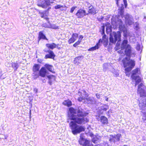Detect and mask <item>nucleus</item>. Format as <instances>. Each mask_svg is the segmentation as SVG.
Returning <instances> with one entry per match:
<instances>
[{"label": "nucleus", "mask_w": 146, "mask_h": 146, "mask_svg": "<svg viewBox=\"0 0 146 146\" xmlns=\"http://www.w3.org/2000/svg\"><path fill=\"white\" fill-rule=\"evenodd\" d=\"M84 134H81L80 135V138L79 141L80 144L82 146H93L92 143H90V141L87 139H84L83 137Z\"/></svg>", "instance_id": "nucleus-8"}, {"label": "nucleus", "mask_w": 146, "mask_h": 146, "mask_svg": "<svg viewBox=\"0 0 146 146\" xmlns=\"http://www.w3.org/2000/svg\"><path fill=\"white\" fill-rule=\"evenodd\" d=\"M146 88L141 83L138 86L137 93L139 94L141 98V101L139 102V105L140 110L142 111L146 110Z\"/></svg>", "instance_id": "nucleus-2"}, {"label": "nucleus", "mask_w": 146, "mask_h": 146, "mask_svg": "<svg viewBox=\"0 0 146 146\" xmlns=\"http://www.w3.org/2000/svg\"><path fill=\"white\" fill-rule=\"evenodd\" d=\"M84 93L86 94H85V95H86L87 98H85V100H87V101H91V102L92 101V99L90 98V97H88V95L87 93L86 90H84Z\"/></svg>", "instance_id": "nucleus-30"}, {"label": "nucleus", "mask_w": 146, "mask_h": 146, "mask_svg": "<svg viewBox=\"0 0 146 146\" xmlns=\"http://www.w3.org/2000/svg\"><path fill=\"white\" fill-rule=\"evenodd\" d=\"M81 42V40H78L73 44V46L75 47H76L78 45L80 44Z\"/></svg>", "instance_id": "nucleus-31"}, {"label": "nucleus", "mask_w": 146, "mask_h": 146, "mask_svg": "<svg viewBox=\"0 0 146 146\" xmlns=\"http://www.w3.org/2000/svg\"><path fill=\"white\" fill-rule=\"evenodd\" d=\"M39 13L40 15L41 18H44V19L47 21H48L49 18L48 16V12L47 11V10H45L42 12H39Z\"/></svg>", "instance_id": "nucleus-19"}, {"label": "nucleus", "mask_w": 146, "mask_h": 146, "mask_svg": "<svg viewBox=\"0 0 146 146\" xmlns=\"http://www.w3.org/2000/svg\"><path fill=\"white\" fill-rule=\"evenodd\" d=\"M78 93H80V95H79L80 96L81 95H82V93H81V92H80V91H79V92H78Z\"/></svg>", "instance_id": "nucleus-44"}, {"label": "nucleus", "mask_w": 146, "mask_h": 146, "mask_svg": "<svg viewBox=\"0 0 146 146\" xmlns=\"http://www.w3.org/2000/svg\"><path fill=\"white\" fill-rule=\"evenodd\" d=\"M121 32L119 31H117V32H113V36L111 35H110L109 40V44L111 45L112 44H115L117 41L120 42L121 40Z\"/></svg>", "instance_id": "nucleus-6"}, {"label": "nucleus", "mask_w": 146, "mask_h": 146, "mask_svg": "<svg viewBox=\"0 0 146 146\" xmlns=\"http://www.w3.org/2000/svg\"><path fill=\"white\" fill-rule=\"evenodd\" d=\"M88 13H87V15H94L97 13L96 8L92 5H90L88 7Z\"/></svg>", "instance_id": "nucleus-15"}, {"label": "nucleus", "mask_w": 146, "mask_h": 146, "mask_svg": "<svg viewBox=\"0 0 146 146\" xmlns=\"http://www.w3.org/2000/svg\"><path fill=\"white\" fill-rule=\"evenodd\" d=\"M75 15L77 18L81 19L83 18L84 16L86 15L87 13L85 10L80 9L77 11Z\"/></svg>", "instance_id": "nucleus-12"}, {"label": "nucleus", "mask_w": 146, "mask_h": 146, "mask_svg": "<svg viewBox=\"0 0 146 146\" xmlns=\"http://www.w3.org/2000/svg\"><path fill=\"white\" fill-rule=\"evenodd\" d=\"M83 38V36L82 35H80L79 36V38L78 40H81V42Z\"/></svg>", "instance_id": "nucleus-39"}, {"label": "nucleus", "mask_w": 146, "mask_h": 146, "mask_svg": "<svg viewBox=\"0 0 146 146\" xmlns=\"http://www.w3.org/2000/svg\"><path fill=\"white\" fill-rule=\"evenodd\" d=\"M47 73V71L45 67H42L39 70V72L36 74V76L34 77V79H36L38 78L40 76L44 78L46 76Z\"/></svg>", "instance_id": "nucleus-11"}, {"label": "nucleus", "mask_w": 146, "mask_h": 146, "mask_svg": "<svg viewBox=\"0 0 146 146\" xmlns=\"http://www.w3.org/2000/svg\"><path fill=\"white\" fill-rule=\"evenodd\" d=\"M128 41L127 40H123L121 44V49L117 51V52L120 54H123V50L124 49L125 54L124 56L126 55L128 57H130L132 54V48L129 44H127Z\"/></svg>", "instance_id": "nucleus-4"}, {"label": "nucleus", "mask_w": 146, "mask_h": 146, "mask_svg": "<svg viewBox=\"0 0 146 146\" xmlns=\"http://www.w3.org/2000/svg\"><path fill=\"white\" fill-rule=\"evenodd\" d=\"M105 107H102V108L100 110V112H101V111H106L107 110H108L109 109L108 106L105 105Z\"/></svg>", "instance_id": "nucleus-29"}, {"label": "nucleus", "mask_w": 146, "mask_h": 146, "mask_svg": "<svg viewBox=\"0 0 146 146\" xmlns=\"http://www.w3.org/2000/svg\"><path fill=\"white\" fill-rule=\"evenodd\" d=\"M124 7L123 5V4H121V7H120V9H119V11L118 13L120 15L123 17V16L124 11Z\"/></svg>", "instance_id": "nucleus-26"}, {"label": "nucleus", "mask_w": 146, "mask_h": 146, "mask_svg": "<svg viewBox=\"0 0 146 146\" xmlns=\"http://www.w3.org/2000/svg\"><path fill=\"white\" fill-rule=\"evenodd\" d=\"M11 67L14 68L15 71H16L19 67L18 64L15 62H13L11 64Z\"/></svg>", "instance_id": "nucleus-28"}, {"label": "nucleus", "mask_w": 146, "mask_h": 146, "mask_svg": "<svg viewBox=\"0 0 146 146\" xmlns=\"http://www.w3.org/2000/svg\"><path fill=\"white\" fill-rule=\"evenodd\" d=\"M96 96L97 98H99L100 97V95L99 94H96Z\"/></svg>", "instance_id": "nucleus-42"}, {"label": "nucleus", "mask_w": 146, "mask_h": 146, "mask_svg": "<svg viewBox=\"0 0 146 146\" xmlns=\"http://www.w3.org/2000/svg\"><path fill=\"white\" fill-rule=\"evenodd\" d=\"M77 7L76 6H73V7H72L71 8L70 10V13H72L73 12L74 10Z\"/></svg>", "instance_id": "nucleus-33"}, {"label": "nucleus", "mask_w": 146, "mask_h": 146, "mask_svg": "<svg viewBox=\"0 0 146 146\" xmlns=\"http://www.w3.org/2000/svg\"><path fill=\"white\" fill-rule=\"evenodd\" d=\"M83 57L84 56L82 55L79 56L75 57L74 60V63L77 64L79 63V61L80 60V59L83 58Z\"/></svg>", "instance_id": "nucleus-27"}, {"label": "nucleus", "mask_w": 146, "mask_h": 146, "mask_svg": "<svg viewBox=\"0 0 146 146\" xmlns=\"http://www.w3.org/2000/svg\"><path fill=\"white\" fill-rule=\"evenodd\" d=\"M94 146H102L101 145L99 144H98L97 145H96Z\"/></svg>", "instance_id": "nucleus-43"}, {"label": "nucleus", "mask_w": 146, "mask_h": 146, "mask_svg": "<svg viewBox=\"0 0 146 146\" xmlns=\"http://www.w3.org/2000/svg\"><path fill=\"white\" fill-rule=\"evenodd\" d=\"M128 25H131L132 24L133 22L131 20H129L128 21Z\"/></svg>", "instance_id": "nucleus-41"}, {"label": "nucleus", "mask_w": 146, "mask_h": 146, "mask_svg": "<svg viewBox=\"0 0 146 146\" xmlns=\"http://www.w3.org/2000/svg\"><path fill=\"white\" fill-rule=\"evenodd\" d=\"M45 68L51 72L53 73H55V72L53 71L54 68L53 66L52 65H50L48 64H45L44 65Z\"/></svg>", "instance_id": "nucleus-22"}, {"label": "nucleus", "mask_w": 146, "mask_h": 146, "mask_svg": "<svg viewBox=\"0 0 146 146\" xmlns=\"http://www.w3.org/2000/svg\"><path fill=\"white\" fill-rule=\"evenodd\" d=\"M121 137V135L119 133L114 135H110L109 141L111 143H115L120 141Z\"/></svg>", "instance_id": "nucleus-10"}, {"label": "nucleus", "mask_w": 146, "mask_h": 146, "mask_svg": "<svg viewBox=\"0 0 146 146\" xmlns=\"http://www.w3.org/2000/svg\"><path fill=\"white\" fill-rule=\"evenodd\" d=\"M77 100L79 102H81L83 100H85V98H84L82 97H80L78 98Z\"/></svg>", "instance_id": "nucleus-34"}, {"label": "nucleus", "mask_w": 146, "mask_h": 146, "mask_svg": "<svg viewBox=\"0 0 146 146\" xmlns=\"http://www.w3.org/2000/svg\"><path fill=\"white\" fill-rule=\"evenodd\" d=\"M103 25L102 26V32L103 33H104V29H105V25L104 23L103 24Z\"/></svg>", "instance_id": "nucleus-38"}, {"label": "nucleus", "mask_w": 146, "mask_h": 146, "mask_svg": "<svg viewBox=\"0 0 146 146\" xmlns=\"http://www.w3.org/2000/svg\"><path fill=\"white\" fill-rule=\"evenodd\" d=\"M78 36V34L77 33H73L71 37L68 40V43L69 44H71L77 40Z\"/></svg>", "instance_id": "nucleus-16"}, {"label": "nucleus", "mask_w": 146, "mask_h": 146, "mask_svg": "<svg viewBox=\"0 0 146 146\" xmlns=\"http://www.w3.org/2000/svg\"><path fill=\"white\" fill-rule=\"evenodd\" d=\"M116 1V3L117 5V6L118 7L119 6V1H120V0H115Z\"/></svg>", "instance_id": "nucleus-40"}, {"label": "nucleus", "mask_w": 146, "mask_h": 146, "mask_svg": "<svg viewBox=\"0 0 146 146\" xmlns=\"http://www.w3.org/2000/svg\"><path fill=\"white\" fill-rule=\"evenodd\" d=\"M40 67V65L38 64H35L33 66L32 71L33 72L32 76L33 78L36 74L39 72Z\"/></svg>", "instance_id": "nucleus-13"}, {"label": "nucleus", "mask_w": 146, "mask_h": 146, "mask_svg": "<svg viewBox=\"0 0 146 146\" xmlns=\"http://www.w3.org/2000/svg\"><path fill=\"white\" fill-rule=\"evenodd\" d=\"M68 109L71 114L69 117L70 120H72L71 118L73 115L76 116L77 117L81 118L86 117L88 114V112L83 111L84 110L81 108L77 109L76 111V109L73 107H70Z\"/></svg>", "instance_id": "nucleus-5"}, {"label": "nucleus", "mask_w": 146, "mask_h": 146, "mask_svg": "<svg viewBox=\"0 0 146 146\" xmlns=\"http://www.w3.org/2000/svg\"><path fill=\"white\" fill-rule=\"evenodd\" d=\"M38 39L39 41L41 39L48 40L45 35L44 34L43 31H40L39 32Z\"/></svg>", "instance_id": "nucleus-21"}, {"label": "nucleus", "mask_w": 146, "mask_h": 146, "mask_svg": "<svg viewBox=\"0 0 146 146\" xmlns=\"http://www.w3.org/2000/svg\"><path fill=\"white\" fill-rule=\"evenodd\" d=\"M46 46L48 49L53 50L54 48H56V45L55 43L53 42L50 44H46Z\"/></svg>", "instance_id": "nucleus-23"}, {"label": "nucleus", "mask_w": 146, "mask_h": 146, "mask_svg": "<svg viewBox=\"0 0 146 146\" xmlns=\"http://www.w3.org/2000/svg\"><path fill=\"white\" fill-rule=\"evenodd\" d=\"M47 77L48 80V84L50 85H51L52 84V82L55 81L56 76L52 75H50L47 76Z\"/></svg>", "instance_id": "nucleus-20"}, {"label": "nucleus", "mask_w": 146, "mask_h": 146, "mask_svg": "<svg viewBox=\"0 0 146 146\" xmlns=\"http://www.w3.org/2000/svg\"><path fill=\"white\" fill-rule=\"evenodd\" d=\"M132 73L131 76V77L132 80H134L135 81V86H136L137 84L141 82V80L140 78L137 79L139 78L138 76H135V75L139 74L141 73L140 69V68H136L132 70Z\"/></svg>", "instance_id": "nucleus-7"}, {"label": "nucleus", "mask_w": 146, "mask_h": 146, "mask_svg": "<svg viewBox=\"0 0 146 146\" xmlns=\"http://www.w3.org/2000/svg\"><path fill=\"white\" fill-rule=\"evenodd\" d=\"M101 114H103V113H101Z\"/></svg>", "instance_id": "nucleus-47"}, {"label": "nucleus", "mask_w": 146, "mask_h": 146, "mask_svg": "<svg viewBox=\"0 0 146 146\" xmlns=\"http://www.w3.org/2000/svg\"><path fill=\"white\" fill-rule=\"evenodd\" d=\"M44 52H48V54H46L44 57L45 59L51 58L54 59L55 56L53 52L51 50H44Z\"/></svg>", "instance_id": "nucleus-14"}, {"label": "nucleus", "mask_w": 146, "mask_h": 146, "mask_svg": "<svg viewBox=\"0 0 146 146\" xmlns=\"http://www.w3.org/2000/svg\"><path fill=\"white\" fill-rule=\"evenodd\" d=\"M50 0H39L37 5L38 7L45 9L50 5Z\"/></svg>", "instance_id": "nucleus-9"}, {"label": "nucleus", "mask_w": 146, "mask_h": 146, "mask_svg": "<svg viewBox=\"0 0 146 146\" xmlns=\"http://www.w3.org/2000/svg\"><path fill=\"white\" fill-rule=\"evenodd\" d=\"M51 28L54 29H58V27L55 25H53L51 26Z\"/></svg>", "instance_id": "nucleus-36"}, {"label": "nucleus", "mask_w": 146, "mask_h": 146, "mask_svg": "<svg viewBox=\"0 0 146 146\" xmlns=\"http://www.w3.org/2000/svg\"><path fill=\"white\" fill-rule=\"evenodd\" d=\"M92 141L94 143H96V140H94V141Z\"/></svg>", "instance_id": "nucleus-45"}, {"label": "nucleus", "mask_w": 146, "mask_h": 146, "mask_svg": "<svg viewBox=\"0 0 146 146\" xmlns=\"http://www.w3.org/2000/svg\"><path fill=\"white\" fill-rule=\"evenodd\" d=\"M63 7V6L60 5H57L54 7V8L55 9H59L61 7Z\"/></svg>", "instance_id": "nucleus-35"}, {"label": "nucleus", "mask_w": 146, "mask_h": 146, "mask_svg": "<svg viewBox=\"0 0 146 146\" xmlns=\"http://www.w3.org/2000/svg\"><path fill=\"white\" fill-rule=\"evenodd\" d=\"M123 1L124 3L125 8H126L127 6V0H123Z\"/></svg>", "instance_id": "nucleus-37"}, {"label": "nucleus", "mask_w": 146, "mask_h": 146, "mask_svg": "<svg viewBox=\"0 0 146 146\" xmlns=\"http://www.w3.org/2000/svg\"><path fill=\"white\" fill-rule=\"evenodd\" d=\"M71 119L72 121L70 122L69 125L74 135H76L85 131V127L80 125L84 124L88 122L89 120L88 118L85 117H77L73 115Z\"/></svg>", "instance_id": "nucleus-1"}, {"label": "nucleus", "mask_w": 146, "mask_h": 146, "mask_svg": "<svg viewBox=\"0 0 146 146\" xmlns=\"http://www.w3.org/2000/svg\"><path fill=\"white\" fill-rule=\"evenodd\" d=\"M120 48V44H116L114 48L115 50L117 51Z\"/></svg>", "instance_id": "nucleus-32"}, {"label": "nucleus", "mask_w": 146, "mask_h": 146, "mask_svg": "<svg viewBox=\"0 0 146 146\" xmlns=\"http://www.w3.org/2000/svg\"><path fill=\"white\" fill-rule=\"evenodd\" d=\"M100 41V42H102L105 47H106L108 45V38L106 37V35H104L102 37V39H100L98 41Z\"/></svg>", "instance_id": "nucleus-17"}, {"label": "nucleus", "mask_w": 146, "mask_h": 146, "mask_svg": "<svg viewBox=\"0 0 146 146\" xmlns=\"http://www.w3.org/2000/svg\"><path fill=\"white\" fill-rule=\"evenodd\" d=\"M123 146H127V145H123Z\"/></svg>", "instance_id": "nucleus-46"}, {"label": "nucleus", "mask_w": 146, "mask_h": 146, "mask_svg": "<svg viewBox=\"0 0 146 146\" xmlns=\"http://www.w3.org/2000/svg\"><path fill=\"white\" fill-rule=\"evenodd\" d=\"M123 67L125 69V73L126 76L129 77V72L134 67L135 65V61L133 60L130 59L127 57L123 58L122 60Z\"/></svg>", "instance_id": "nucleus-3"}, {"label": "nucleus", "mask_w": 146, "mask_h": 146, "mask_svg": "<svg viewBox=\"0 0 146 146\" xmlns=\"http://www.w3.org/2000/svg\"><path fill=\"white\" fill-rule=\"evenodd\" d=\"M100 122L102 125H107L108 123V118L104 116H102L100 117Z\"/></svg>", "instance_id": "nucleus-18"}, {"label": "nucleus", "mask_w": 146, "mask_h": 146, "mask_svg": "<svg viewBox=\"0 0 146 146\" xmlns=\"http://www.w3.org/2000/svg\"><path fill=\"white\" fill-rule=\"evenodd\" d=\"M62 104L64 106L68 107H70L72 105V102L69 99L64 100L62 102Z\"/></svg>", "instance_id": "nucleus-24"}, {"label": "nucleus", "mask_w": 146, "mask_h": 146, "mask_svg": "<svg viewBox=\"0 0 146 146\" xmlns=\"http://www.w3.org/2000/svg\"><path fill=\"white\" fill-rule=\"evenodd\" d=\"M100 41H98L95 46L90 48L88 49V51H92L98 49L99 48V46L100 45Z\"/></svg>", "instance_id": "nucleus-25"}]
</instances>
